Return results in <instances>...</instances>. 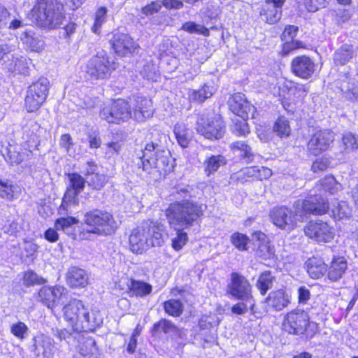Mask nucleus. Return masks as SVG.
Segmentation results:
<instances>
[{"instance_id":"obj_17","label":"nucleus","mask_w":358,"mask_h":358,"mask_svg":"<svg viewBox=\"0 0 358 358\" xmlns=\"http://www.w3.org/2000/svg\"><path fill=\"white\" fill-rule=\"evenodd\" d=\"M229 109L237 116L243 118H248L251 115L252 118L255 117L256 108L251 105L242 93L234 94L228 101Z\"/></svg>"},{"instance_id":"obj_56","label":"nucleus","mask_w":358,"mask_h":358,"mask_svg":"<svg viewBox=\"0 0 358 358\" xmlns=\"http://www.w3.org/2000/svg\"><path fill=\"white\" fill-rule=\"evenodd\" d=\"M343 143L348 151L358 148V136L350 132L345 133L343 136Z\"/></svg>"},{"instance_id":"obj_18","label":"nucleus","mask_w":358,"mask_h":358,"mask_svg":"<svg viewBox=\"0 0 358 358\" xmlns=\"http://www.w3.org/2000/svg\"><path fill=\"white\" fill-rule=\"evenodd\" d=\"M110 43L115 54L119 56L133 53L139 47L128 34L119 32L113 34Z\"/></svg>"},{"instance_id":"obj_38","label":"nucleus","mask_w":358,"mask_h":358,"mask_svg":"<svg viewBox=\"0 0 358 358\" xmlns=\"http://www.w3.org/2000/svg\"><path fill=\"white\" fill-rule=\"evenodd\" d=\"M247 118L236 117L232 120L231 131L236 136H245L250 133Z\"/></svg>"},{"instance_id":"obj_14","label":"nucleus","mask_w":358,"mask_h":358,"mask_svg":"<svg viewBox=\"0 0 358 358\" xmlns=\"http://www.w3.org/2000/svg\"><path fill=\"white\" fill-rule=\"evenodd\" d=\"M270 217L273 223L281 229L292 230L297 224V221H301L293 212L285 206L273 208L270 212Z\"/></svg>"},{"instance_id":"obj_25","label":"nucleus","mask_w":358,"mask_h":358,"mask_svg":"<svg viewBox=\"0 0 358 358\" xmlns=\"http://www.w3.org/2000/svg\"><path fill=\"white\" fill-rule=\"evenodd\" d=\"M4 66L10 73L28 75L29 66L26 57L17 55L11 54V58L4 60Z\"/></svg>"},{"instance_id":"obj_12","label":"nucleus","mask_w":358,"mask_h":358,"mask_svg":"<svg viewBox=\"0 0 358 358\" xmlns=\"http://www.w3.org/2000/svg\"><path fill=\"white\" fill-rule=\"evenodd\" d=\"M309 325V316L304 310H294L285 315L282 327L289 334H303Z\"/></svg>"},{"instance_id":"obj_16","label":"nucleus","mask_w":358,"mask_h":358,"mask_svg":"<svg viewBox=\"0 0 358 358\" xmlns=\"http://www.w3.org/2000/svg\"><path fill=\"white\" fill-rule=\"evenodd\" d=\"M111 73L109 59L103 52L92 57L87 66V73L92 79H106Z\"/></svg>"},{"instance_id":"obj_50","label":"nucleus","mask_w":358,"mask_h":358,"mask_svg":"<svg viewBox=\"0 0 358 358\" xmlns=\"http://www.w3.org/2000/svg\"><path fill=\"white\" fill-rule=\"evenodd\" d=\"M176 330V327L169 320L163 319L155 323L152 328V331L154 333H161L163 332L164 334H169L171 332H174Z\"/></svg>"},{"instance_id":"obj_33","label":"nucleus","mask_w":358,"mask_h":358,"mask_svg":"<svg viewBox=\"0 0 358 358\" xmlns=\"http://www.w3.org/2000/svg\"><path fill=\"white\" fill-rule=\"evenodd\" d=\"M1 152L5 160L10 165L20 164L24 160L23 155L15 145L9 144L7 147L2 148Z\"/></svg>"},{"instance_id":"obj_19","label":"nucleus","mask_w":358,"mask_h":358,"mask_svg":"<svg viewBox=\"0 0 358 358\" xmlns=\"http://www.w3.org/2000/svg\"><path fill=\"white\" fill-rule=\"evenodd\" d=\"M66 292V289L62 286L43 287L38 292V300L48 308L52 309L59 305Z\"/></svg>"},{"instance_id":"obj_45","label":"nucleus","mask_w":358,"mask_h":358,"mask_svg":"<svg viewBox=\"0 0 358 358\" xmlns=\"http://www.w3.org/2000/svg\"><path fill=\"white\" fill-rule=\"evenodd\" d=\"M255 306V300L252 302L241 301L231 307V312L236 315H244L250 310L251 314L255 315L256 313Z\"/></svg>"},{"instance_id":"obj_58","label":"nucleus","mask_w":358,"mask_h":358,"mask_svg":"<svg viewBox=\"0 0 358 358\" xmlns=\"http://www.w3.org/2000/svg\"><path fill=\"white\" fill-rule=\"evenodd\" d=\"M231 243L238 249L245 250L247 249L248 238L240 233H235L231 236Z\"/></svg>"},{"instance_id":"obj_55","label":"nucleus","mask_w":358,"mask_h":358,"mask_svg":"<svg viewBox=\"0 0 358 358\" xmlns=\"http://www.w3.org/2000/svg\"><path fill=\"white\" fill-rule=\"evenodd\" d=\"M163 3L161 0L152 1L144 7L141 8V13L145 16L152 15L157 13L162 9Z\"/></svg>"},{"instance_id":"obj_1","label":"nucleus","mask_w":358,"mask_h":358,"mask_svg":"<svg viewBox=\"0 0 358 358\" xmlns=\"http://www.w3.org/2000/svg\"><path fill=\"white\" fill-rule=\"evenodd\" d=\"M166 139V135H160L159 143H147L144 150L141 151L142 156L139 159L143 171L150 173L152 169H156L164 174L173 171L174 160L165 148Z\"/></svg>"},{"instance_id":"obj_57","label":"nucleus","mask_w":358,"mask_h":358,"mask_svg":"<svg viewBox=\"0 0 358 358\" xmlns=\"http://www.w3.org/2000/svg\"><path fill=\"white\" fill-rule=\"evenodd\" d=\"M38 246L33 242L24 241L21 248L20 257L23 259L33 256L37 251Z\"/></svg>"},{"instance_id":"obj_11","label":"nucleus","mask_w":358,"mask_h":358,"mask_svg":"<svg viewBox=\"0 0 358 358\" xmlns=\"http://www.w3.org/2000/svg\"><path fill=\"white\" fill-rule=\"evenodd\" d=\"M227 293L240 301L252 302V286L248 279L238 273H232L231 282L227 285Z\"/></svg>"},{"instance_id":"obj_54","label":"nucleus","mask_w":358,"mask_h":358,"mask_svg":"<svg viewBox=\"0 0 358 358\" xmlns=\"http://www.w3.org/2000/svg\"><path fill=\"white\" fill-rule=\"evenodd\" d=\"M96 342L92 338H86L80 347V353L87 357L90 355L94 354L96 351Z\"/></svg>"},{"instance_id":"obj_47","label":"nucleus","mask_w":358,"mask_h":358,"mask_svg":"<svg viewBox=\"0 0 358 358\" xmlns=\"http://www.w3.org/2000/svg\"><path fill=\"white\" fill-rule=\"evenodd\" d=\"M213 92V87L205 85L201 89L192 91L190 98L193 101L203 102L206 99L210 97Z\"/></svg>"},{"instance_id":"obj_4","label":"nucleus","mask_w":358,"mask_h":358,"mask_svg":"<svg viewBox=\"0 0 358 358\" xmlns=\"http://www.w3.org/2000/svg\"><path fill=\"white\" fill-rule=\"evenodd\" d=\"M85 222L86 228L80 234L82 239H90L91 234L110 235L117 228L113 215L107 211L98 209L86 213Z\"/></svg>"},{"instance_id":"obj_59","label":"nucleus","mask_w":358,"mask_h":358,"mask_svg":"<svg viewBox=\"0 0 358 358\" xmlns=\"http://www.w3.org/2000/svg\"><path fill=\"white\" fill-rule=\"evenodd\" d=\"M301 3L309 12H315L325 7L327 0H301Z\"/></svg>"},{"instance_id":"obj_22","label":"nucleus","mask_w":358,"mask_h":358,"mask_svg":"<svg viewBox=\"0 0 358 358\" xmlns=\"http://www.w3.org/2000/svg\"><path fill=\"white\" fill-rule=\"evenodd\" d=\"M103 315L97 308H88L83 321L80 322L78 331H93L103 323Z\"/></svg>"},{"instance_id":"obj_53","label":"nucleus","mask_w":358,"mask_h":358,"mask_svg":"<svg viewBox=\"0 0 358 358\" xmlns=\"http://www.w3.org/2000/svg\"><path fill=\"white\" fill-rule=\"evenodd\" d=\"M107 9L105 7H101L97 10L95 15V20L92 30L95 34H99L100 28L106 21Z\"/></svg>"},{"instance_id":"obj_21","label":"nucleus","mask_w":358,"mask_h":358,"mask_svg":"<svg viewBox=\"0 0 358 358\" xmlns=\"http://www.w3.org/2000/svg\"><path fill=\"white\" fill-rule=\"evenodd\" d=\"M291 302L290 294L284 289L272 291L266 299L268 306L275 311L287 308Z\"/></svg>"},{"instance_id":"obj_63","label":"nucleus","mask_w":358,"mask_h":358,"mask_svg":"<svg viewBox=\"0 0 358 358\" xmlns=\"http://www.w3.org/2000/svg\"><path fill=\"white\" fill-rule=\"evenodd\" d=\"M330 160L327 157H321L316 159L312 164V170L314 172L326 170L330 165Z\"/></svg>"},{"instance_id":"obj_15","label":"nucleus","mask_w":358,"mask_h":358,"mask_svg":"<svg viewBox=\"0 0 358 358\" xmlns=\"http://www.w3.org/2000/svg\"><path fill=\"white\" fill-rule=\"evenodd\" d=\"M89 307L85 306L83 302L77 299H71L63 308L65 320L72 326L73 331L78 332L80 322Z\"/></svg>"},{"instance_id":"obj_52","label":"nucleus","mask_w":358,"mask_h":358,"mask_svg":"<svg viewBox=\"0 0 358 358\" xmlns=\"http://www.w3.org/2000/svg\"><path fill=\"white\" fill-rule=\"evenodd\" d=\"M297 31L298 27L294 25H288L285 27L281 36L282 40L285 42L284 50L291 48L289 43L293 41L294 38L296 36Z\"/></svg>"},{"instance_id":"obj_43","label":"nucleus","mask_w":358,"mask_h":358,"mask_svg":"<svg viewBox=\"0 0 358 358\" xmlns=\"http://www.w3.org/2000/svg\"><path fill=\"white\" fill-rule=\"evenodd\" d=\"M273 131L280 137L288 136L291 131L288 120L283 116L278 117L273 126Z\"/></svg>"},{"instance_id":"obj_37","label":"nucleus","mask_w":358,"mask_h":358,"mask_svg":"<svg viewBox=\"0 0 358 358\" xmlns=\"http://www.w3.org/2000/svg\"><path fill=\"white\" fill-rule=\"evenodd\" d=\"M319 182L318 189L320 191L329 192L330 194L337 192L340 187V185L336 182L335 178L331 176L324 177Z\"/></svg>"},{"instance_id":"obj_5","label":"nucleus","mask_w":358,"mask_h":358,"mask_svg":"<svg viewBox=\"0 0 358 358\" xmlns=\"http://www.w3.org/2000/svg\"><path fill=\"white\" fill-rule=\"evenodd\" d=\"M34 11L38 24L42 27L58 28L65 19L64 6L59 0H37Z\"/></svg>"},{"instance_id":"obj_41","label":"nucleus","mask_w":358,"mask_h":358,"mask_svg":"<svg viewBox=\"0 0 358 358\" xmlns=\"http://www.w3.org/2000/svg\"><path fill=\"white\" fill-rule=\"evenodd\" d=\"M78 223V220L74 217L67 216L61 217L55 221V227L57 230H62L66 234L71 231L72 227Z\"/></svg>"},{"instance_id":"obj_28","label":"nucleus","mask_w":358,"mask_h":358,"mask_svg":"<svg viewBox=\"0 0 358 358\" xmlns=\"http://www.w3.org/2000/svg\"><path fill=\"white\" fill-rule=\"evenodd\" d=\"M357 50L351 44H343L334 54V62L336 66H344L357 55Z\"/></svg>"},{"instance_id":"obj_51","label":"nucleus","mask_w":358,"mask_h":358,"mask_svg":"<svg viewBox=\"0 0 358 358\" xmlns=\"http://www.w3.org/2000/svg\"><path fill=\"white\" fill-rule=\"evenodd\" d=\"M46 280L42 277L38 276L33 271H28L24 273L23 277V284L26 287H30L34 285H43Z\"/></svg>"},{"instance_id":"obj_2","label":"nucleus","mask_w":358,"mask_h":358,"mask_svg":"<svg viewBox=\"0 0 358 358\" xmlns=\"http://www.w3.org/2000/svg\"><path fill=\"white\" fill-rule=\"evenodd\" d=\"M202 206L197 202L183 199L169 204L165 215L170 226L187 229L192 227L203 215Z\"/></svg>"},{"instance_id":"obj_6","label":"nucleus","mask_w":358,"mask_h":358,"mask_svg":"<svg viewBox=\"0 0 358 358\" xmlns=\"http://www.w3.org/2000/svg\"><path fill=\"white\" fill-rule=\"evenodd\" d=\"M50 86L48 79L41 77L28 87L24 100L28 112H34L40 108L48 97Z\"/></svg>"},{"instance_id":"obj_42","label":"nucleus","mask_w":358,"mask_h":358,"mask_svg":"<svg viewBox=\"0 0 358 358\" xmlns=\"http://www.w3.org/2000/svg\"><path fill=\"white\" fill-rule=\"evenodd\" d=\"M331 213L335 219L341 220L350 216V210L346 202L339 201L336 204H333Z\"/></svg>"},{"instance_id":"obj_3","label":"nucleus","mask_w":358,"mask_h":358,"mask_svg":"<svg viewBox=\"0 0 358 358\" xmlns=\"http://www.w3.org/2000/svg\"><path fill=\"white\" fill-rule=\"evenodd\" d=\"M163 226L152 221H144L134 229L129 236L131 250L141 253L149 247L161 246L164 243Z\"/></svg>"},{"instance_id":"obj_48","label":"nucleus","mask_w":358,"mask_h":358,"mask_svg":"<svg viewBox=\"0 0 358 358\" xmlns=\"http://www.w3.org/2000/svg\"><path fill=\"white\" fill-rule=\"evenodd\" d=\"M86 182L88 186L93 189L100 190L106 184L107 178L104 174L97 173L95 175L87 177Z\"/></svg>"},{"instance_id":"obj_60","label":"nucleus","mask_w":358,"mask_h":358,"mask_svg":"<svg viewBox=\"0 0 358 358\" xmlns=\"http://www.w3.org/2000/svg\"><path fill=\"white\" fill-rule=\"evenodd\" d=\"M182 29L189 33H197L203 35H208V30L203 26L199 25L192 22H188L182 25Z\"/></svg>"},{"instance_id":"obj_31","label":"nucleus","mask_w":358,"mask_h":358,"mask_svg":"<svg viewBox=\"0 0 358 358\" xmlns=\"http://www.w3.org/2000/svg\"><path fill=\"white\" fill-rule=\"evenodd\" d=\"M231 148L245 162L249 163L253 160L254 155L252 148L246 141H235L231 143Z\"/></svg>"},{"instance_id":"obj_49","label":"nucleus","mask_w":358,"mask_h":358,"mask_svg":"<svg viewBox=\"0 0 358 358\" xmlns=\"http://www.w3.org/2000/svg\"><path fill=\"white\" fill-rule=\"evenodd\" d=\"M176 236L172 238L171 245L175 250H181L188 241L187 234L182 228L177 227Z\"/></svg>"},{"instance_id":"obj_61","label":"nucleus","mask_w":358,"mask_h":358,"mask_svg":"<svg viewBox=\"0 0 358 358\" xmlns=\"http://www.w3.org/2000/svg\"><path fill=\"white\" fill-rule=\"evenodd\" d=\"M10 331L15 337L23 339L24 335L27 334L28 327L24 322H18L12 324Z\"/></svg>"},{"instance_id":"obj_7","label":"nucleus","mask_w":358,"mask_h":358,"mask_svg":"<svg viewBox=\"0 0 358 358\" xmlns=\"http://www.w3.org/2000/svg\"><path fill=\"white\" fill-rule=\"evenodd\" d=\"M196 129L199 134L210 140L220 139L224 134V125L221 117L208 113L199 115Z\"/></svg>"},{"instance_id":"obj_27","label":"nucleus","mask_w":358,"mask_h":358,"mask_svg":"<svg viewBox=\"0 0 358 358\" xmlns=\"http://www.w3.org/2000/svg\"><path fill=\"white\" fill-rule=\"evenodd\" d=\"M80 192L67 186L64 195L62 199L61 206L59 208V214L61 215H66L71 213V208L76 207L79 204L78 194Z\"/></svg>"},{"instance_id":"obj_24","label":"nucleus","mask_w":358,"mask_h":358,"mask_svg":"<svg viewBox=\"0 0 358 358\" xmlns=\"http://www.w3.org/2000/svg\"><path fill=\"white\" fill-rule=\"evenodd\" d=\"M153 113L152 103L151 99L138 96L134 104V118L138 122H143L150 117Z\"/></svg>"},{"instance_id":"obj_64","label":"nucleus","mask_w":358,"mask_h":358,"mask_svg":"<svg viewBox=\"0 0 358 358\" xmlns=\"http://www.w3.org/2000/svg\"><path fill=\"white\" fill-rule=\"evenodd\" d=\"M15 50V45L8 44L0 45V61L11 58V52Z\"/></svg>"},{"instance_id":"obj_35","label":"nucleus","mask_w":358,"mask_h":358,"mask_svg":"<svg viewBox=\"0 0 358 358\" xmlns=\"http://www.w3.org/2000/svg\"><path fill=\"white\" fill-rule=\"evenodd\" d=\"M275 279L271 271H264L260 274L256 285L262 295H265L273 287Z\"/></svg>"},{"instance_id":"obj_23","label":"nucleus","mask_w":358,"mask_h":358,"mask_svg":"<svg viewBox=\"0 0 358 358\" xmlns=\"http://www.w3.org/2000/svg\"><path fill=\"white\" fill-rule=\"evenodd\" d=\"M67 285L72 288H83L89 282L87 273L78 266H71L66 273Z\"/></svg>"},{"instance_id":"obj_8","label":"nucleus","mask_w":358,"mask_h":358,"mask_svg":"<svg viewBox=\"0 0 358 358\" xmlns=\"http://www.w3.org/2000/svg\"><path fill=\"white\" fill-rule=\"evenodd\" d=\"M294 208L296 215L299 216L302 221L306 215H322L327 213L329 206L324 197L316 195L295 201Z\"/></svg>"},{"instance_id":"obj_32","label":"nucleus","mask_w":358,"mask_h":358,"mask_svg":"<svg viewBox=\"0 0 358 358\" xmlns=\"http://www.w3.org/2000/svg\"><path fill=\"white\" fill-rule=\"evenodd\" d=\"M227 164V159L221 155H211L206 158L203 162L204 171L207 176L216 172L220 166Z\"/></svg>"},{"instance_id":"obj_40","label":"nucleus","mask_w":358,"mask_h":358,"mask_svg":"<svg viewBox=\"0 0 358 358\" xmlns=\"http://www.w3.org/2000/svg\"><path fill=\"white\" fill-rule=\"evenodd\" d=\"M164 308L166 313L171 316L178 317L183 311V306L180 301L170 299L164 302Z\"/></svg>"},{"instance_id":"obj_62","label":"nucleus","mask_w":358,"mask_h":358,"mask_svg":"<svg viewBox=\"0 0 358 358\" xmlns=\"http://www.w3.org/2000/svg\"><path fill=\"white\" fill-rule=\"evenodd\" d=\"M55 336L60 341H65L69 344L73 343L76 338L74 333L66 329H57Z\"/></svg>"},{"instance_id":"obj_46","label":"nucleus","mask_w":358,"mask_h":358,"mask_svg":"<svg viewBox=\"0 0 358 358\" xmlns=\"http://www.w3.org/2000/svg\"><path fill=\"white\" fill-rule=\"evenodd\" d=\"M69 185L71 188L81 192L85 186L86 179L77 173H71L68 174Z\"/></svg>"},{"instance_id":"obj_34","label":"nucleus","mask_w":358,"mask_h":358,"mask_svg":"<svg viewBox=\"0 0 358 358\" xmlns=\"http://www.w3.org/2000/svg\"><path fill=\"white\" fill-rule=\"evenodd\" d=\"M132 295L143 297L150 294L152 292V286L143 281L131 280L128 285Z\"/></svg>"},{"instance_id":"obj_20","label":"nucleus","mask_w":358,"mask_h":358,"mask_svg":"<svg viewBox=\"0 0 358 358\" xmlns=\"http://www.w3.org/2000/svg\"><path fill=\"white\" fill-rule=\"evenodd\" d=\"M291 69L296 76L308 79L315 72V64L309 57L302 55L293 59Z\"/></svg>"},{"instance_id":"obj_36","label":"nucleus","mask_w":358,"mask_h":358,"mask_svg":"<svg viewBox=\"0 0 358 358\" xmlns=\"http://www.w3.org/2000/svg\"><path fill=\"white\" fill-rule=\"evenodd\" d=\"M173 132L178 144L182 148H187L189 143V138L187 136V129L186 125L182 122L176 124Z\"/></svg>"},{"instance_id":"obj_39","label":"nucleus","mask_w":358,"mask_h":358,"mask_svg":"<svg viewBox=\"0 0 358 358\" xmlns=\"http://www.w3.org/2000/svg\"><path fill=\"white\" fill-rule=\"evenodd\" d=\"M16 187L8 179H2L0 177V197L12 200L14 196Z\"/></svg>"},{"instance_id":"obj_13","label":"nucleus","mask_w":358,"mask_h":358,"mask_svg":"<svg viewBox=\"0 0 358 358\" xmlns=\"http://www.w3.org/2000/svg\"><path fill=\"white\" fill-rule=\"evenodd\" d=\"M335 136L329 129H320L314 132L307 144L309 155L317 156L328 150L334 141Z\"/></svg>"},{"instance_id":"obj_10","label":"nucleus","mask_w":358,"mask_h":358,"mask_svg":"<svg viewBox=\"0 0 358 358\" xmlns=\"http://www.w3.org/2000/svg\"><path fill=\"white\" fill-rule=\"evenodd\" d=\"M303 231L308 238L317 243H329L335 237L334 227L322 220L310 221Z\"/></svg>"},{"instance_id":"obj_9","label":"nucleus","mask_w":358,"mask_h":358,"mask_svg":"<svg viewBox=\"0 0 358 358\" xmlns=\"http://www.w3.org/2000/svg\"><path fill=\"white\" fill-rule=\"evenodd\" d=\"M100 116L108 123L116 124L127 121L132 117L130 106L124 99H118L110 106L103 108L100 112Z\"/></svg>"},{"instance_id":"obj_26","label":"nucleus","mask_w":358,"mask_h":358,"mask_svg":"<svg viewBox=\"0 0 358 358\" xmlns=\"http://www.w3.org/2000/svg\"><path fill=\"white\" fill-rule=\"evenodd\" d=\"M348 269V263L343 257H334L328 268L327 277L331 282L338 281Z\"/></svg>"},{"instance_id":"obj_30","label":"nucleus","mask_w":358,"mask_h":358,"mask_svg":"<svg viewBox=\"0 0 358 358\" xmlns=\"http://www.w3.org/2000/svg\"><path fill=\"white\" fill-rule=\"evenodd\" d=\"M20 38L23 43L31 51L38 52L43 46V41L41 36L32 30L23 32Z\"/></svg>"},{"instance_id":"obj_29","label":"nucleus","mask_w":358,"mask_h":358,"mask_svg":"<svg viewBox=\"0 0 358 358\" xmlns=\"http://www.w3.org/2000/svg\"><path fill=\"white\" fill-rule=\"evenodd\" d=\"M307 272L312 278L317 279L323 276L327 271V266L322 259L317 257L310 258L306 262Z\"/></svg>"},{"instance_id":"obj_44","label":"nucleus","mask_w":358,"mask_h":358,"mask_svg":"<svg viewBox=\"0 0 358 358\" xmlns=\"http://www.w3.org/2000/svg\"><path fill=\"white\" fill-rule=\"evenodd\" d=\"M261 15H265L266 22L269 24L277 22L281 17V9L272 6H266L260 10Z\"/></svg>"}]
</instances>
